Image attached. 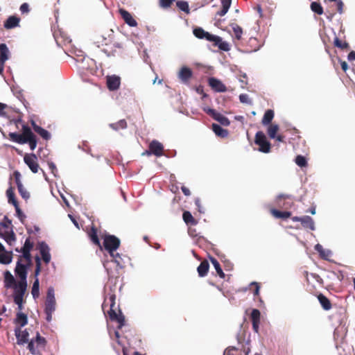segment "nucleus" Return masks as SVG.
<instances>
[{
	"label": "nucleus",
	"instance_id": "nucleus-1",
	"mask_svg": "<svg viewBox=\"0 0 355 355\" xmlns=\"http://www.w3.org/2000/svg\"><path fill=\"white\" fill-rule=\"evenodd\" d=\"M94 43L96 44L98 47L101 46H110L103 49V51L107 54V56L115 55L116 49H121L123 46L121 43L114 40V31L112 29H107L101 31L95 36Z\"/></svg>",
	"mask_w": 355,
	"mask_h": 355
},
{
	"label": "nucleus",
	"instance_id": "nucleus-2",
	"mask_svg": "<svg viewBox=\"0 0 355 355\" xmlns=\"http://www.w3.org/2000/svg\"><path fill=\"white\" fill-rule=\"evenodd\" d=\"M3 277L4 287L6 288H13L14 290L13 300H24L27 290V282H17L8 270L4 272Z\"/></svg>",
	"mask_w": 355,
	"mask_h": 355
},
{
	"label": "nucleus",
	"instance_id": "nucleus-3",
	"mask_svg": "<svg viewBox=\"0 0 355 355\" xmlns=\"http://www.w3.org/2000/svg\"><path fill=\"white\" fill-rule=\"evenodd\" d=\"M8 137L10 140L17 144H28L32 150H35L37 146V141L36 136L26 125H23L21 134L10 132Z\"/></svg>",
	"mask_w": 355,
	"mask_h": 355
},
{
	"label": "nucleus",
	"instance_id": "nucleus-4",
	"mask_svg": "<svg viewBox=\"0 0 355 355\" xmlns=\"http://www.w3.org/2000/svg\"><path fill=\"white\" fill-rule=\"evenodd\" d=\"M115 300L116 295L114 294H109L105 297L102 308L104 310L106 306L110 307L107 314L110 320L117 322L119 324L118 328L121 329L125 324V317L120 309H119L118 313L116 312Z\"/></svg>",
	"mask_w": 355,
	"mask_h": 355
},
{
	"label": "nucleus",
	"instance_id": "nucleus-5",
	"mask_svg": "<svg viewBox=\"0 0 355 355\" xmlns=\"http://www.w3.org/2000/svg\"><path fill=\"white\" fill-rule=\"evenodd\" d=\"M193 33L197 38L212 42L213 46H217L221 51H229L230 50V44L227 42L223 41L222 38L219 36L205 31L201 27L195 28Z\"/></svg>",
	"mask_w": 355,
	"mask_h": 355
},
{
	"label": "nucleus",
	"instance_id": "nucleus-6",
	"mask_svg": "<svg viewBox=\"0 0 355 355\" xmlns=\"http://www.w3.org/2000/svg\"><path fill=\"white\" fill-rule=\"evenodd\" d=\"M32 266V259L31 262L24 261V259L18 257V260L15 268V275L19 278L21 282H27V274L28 268Z\"/></svg>",
	"mask_w": 355,
	"mask_h": 355
},
{
	"label": "nucleus",
	"instance_id": "nucleus-7",
	"mask_svg": "<svg viewBox=\"0 0 355 355\" xmlns=\"http://www.w3.org/2000/svg\"><path fill=\"white\" fill-rule=\"evenodd\" d=\"M46 345L45 338L41 336L40 333L37 332L35 338L31 339L28 342L27 348L32 354L37 355L40 354V349H44Z\"/></svg>",
	"mask_w": 355,
	"mask_h": 355
},
{
	"label": "nucleus",
	"instance_id": "nucleus-8",
	"mask_svg": "<svg viewBox=\"0 0 355 355\" xmlns=\"http://www.w3.org/2000/svg\"><path fill=\"white\" fill-rule=\"evenodd\" d=\"M121 241L119 239L114 235H105L103 238V246L110 256H113V252H115L120 246Z\"/></svg>",
	"mask_w": 355,
	"mask_h": 355
},
{
	"label": "nucleus",
	"instance_id": "nucleus-9",
	"mask_svg": "<svg viewBox=\"0 0 355 355\" xmlns=\"http://www.w3.org/2000/svg\"><path fill=\"white\" fill-rule=\"evenodd\" d=\"M254 142L259 146V151L264 153H268L270 151V143L267 140L265 134L262 131H258L256 133Z\"/></svg>",
	"mask_w": 355,
	"mask_h": 355
},
{
	"label": "nucleus",
	"instance_id": "nucleus-10",
	"mask_svg": "<svg viewBox=\"0 0 355 355\" xmlns=\"http://www.w3.org/2000/svg\"><path fill=\"white\" fill-rule=\"evenodd\" d=\"M276 205L282 209H291L294 205V198L288 194H279L275 200Z\"/></svg>",
	"mask_w": 355,
	"mask_h": 355
},
{
	"label": "nucleus",
	"instance_id": "nucleus-11",
	"mask_svg": "<svg viewBox=\"0 0 355 355\" xmlns=\"http://www.w3.org/2000/svg\"><path fill=\"white\" fill-rule=\"evenodd\" d=\"M34 243L31 241L30 238H27L25 241L24 246L19 250L18 248L15 249V251L21 252V255H19L21 259H24V261L31 262V259H32V256L31 254V251L33 248Z\"/></svg>",
	"mask_w": 355,
	"mask_h": 355
},
{
	"label": "nucleus",
	"instance_id": "nucleus-12",
	"mask_svg": "<svg viewBox=\"0 0 355 355\" xmlns=\"http://www.w3.org/2000/svg\"><path fill=\"white\" fill-rule=\"evenodd\" d=\"M25 164L33 173H37L40 169L37 157L34 153H26L24 157Z\"/></svg>",
	"mask_w": 355,
	"mask_h": 355
},
{
	"label": "nucleus",
	"instance_id": "nucleus-13",
	"mask_svg": "<svg viewBox=\"0 0 355 355\" xmlns=\"http://www.w3.org/2000/svg\"><path fill=\"white\" fill-rule=\"evenodd\" d=\"M55 309V300L54 296V289L52 287L49 288L47 291L46 299L45 301V312L53 313Z\"/></svg>",
	"mask_w": 355,
	"mask_h": 355
},
{
	"label": "nucleus",
	"instance_id": "nucleus-14",
	"mask_svg": "<svg viewBox=\"0 0 355 355\" xmlns=\"http://www.w3.org/2000/svg\"><path fill=\"white\" fill-rule=\"evenodd\" d=\"M204 111L211 116L214 119L218 121L221 125L228 126L230 123V120L223 114L216 112L214 109L207 108Z\"/></svg>",
	"mask_w": 355,
	"mask_h": 355
},
{
	"label": "nucleus",
	"instance_id": "nucleus-15",
	"mask_svg": "<svg viewBox=\"0 0 355 355\" xmlns=\"http://www.w3.org/2000/svg\"><path fill=\"white\" fill-rule=\"evenodd\" d=\"M13 176H14L16 184L17 186V189H18L19 194L24 199L28 200L30 198V193L24 188V187L23 186L22 183L21 182V173L19 171H15L13 173Z\"/></svg>",
	"mask_w": 355,
	"mask_h": 355
},
{
	"label": "nucleus",
	"instance_id": "nucleus-16",
	"mask_svg": "<svg viewBox=\"0 0 355 355\" xmlns=\"http://www.w3.org/2000/svg\"><path fill=\"white\" fill-rule=\"evenodd\" d=\"M164 146L157 140L152 141L149 144V150H147L144 154L150 155L153 154L157 157H160L163 155Z\"/></svg>",
	"mask_w": 355,
	"mask_h": 355
},
{
	"label": "nucleus",
	"instance_id": "nucleus-17",
	"mask_svg": "<svg viewBox=\"0 0 355 355\" xmlns=\"http://www.w3.org/2000/svg\"><path fill=\"white\" fill-rule=\"evenodd\" d=\"M15 335L17 338V343L19 345L25 343L28 344L29 333L27 329L22 330L20 327L15 328Z\"/></svg>",
	"mask_w": 355,
	"mask_h": 355
},
{
	"label": "nucleus",
	"instance_id": "nucleus-18",
	"mask_svg": "<svg viewBox=\"0 0 355 355\" xmlns=\"http://www.w3.org/2000/svg\"><path fill=\"white\" fill-rule=\"evenodd\" d=\"M178 76L182 83L188 85L193 76V71L190 68L184 66L180 69Z\"/></svg>",
	"mask_w": 355,
	"mask_h": 355
},
{
	"label": "nucleus",
	"instance_id": "nucleus-19",
	"mask_svg": "<svg viewBox=\"0 0 355 355\" xmlns=\"http://www.w3.org/2000/svg\"><path fill=\"white\" fill-rule=\"evenodd\" d=\"M0 237L10 245L16 241V236L12 229H3L0 227Z\"/></svg>",
	"mask_w": 355,
	"mask_h": 355
},
{
	"label": "nucleus",
	"instance_id": "nucleus-20",
	"mask_svg": "<svg viewBox=\"0 0 355 355\" xmlns=\"http://www.w3.org/2000/svg\"><path fill=\"white\" fill-rule=\"evenodd\" d=\"M209 85L216 92H225L226 86L218 79L211 77L208 80Z\"/></svg>",
	"mask_w": 355,
	"mask_h": 355
},
{
	"label": "nucleus",
	"instance_id": "nucleus-21",
	"mask_svg": "<svg viewBox=\"0 0 355 355\" xmlns=\"http://www.w3.org/2000/svg\"><path fill=\"white\" fill-rule=\"evenodd\" d=\"M121 78L120 77L113 75L107 77V87L110 91H115L120 87Z\"/></svg>",
	"mask_w": 355,
	"mask_h": 355
},
{
	"label": "nucleus",
	"instance_id": "nucleus-22",
	"mask_svg": "<svg viewBox=\"0 0 355 355\" xmlns=\"http://www.w3.org/2000/svg\"><path fill=\"white\" fill-rule=\"evenodd\" d=\"M122 19L124 21L131 27H135L137 26V21L133 18L132 15L125 9L121 8L119 10Z\"/></svg>",
	"mask_w": 355,
	"mask_h": 355
},
{
	"label": "nucleus",
	"instance_id": "nucleus-23",
	"mask_svg": "<svg viewBox=\"0 0 355 355\" xmlns=\"http://www.w3.org/2000/svg\"><path fill=\"white\" fill-rule=\"evenodd\" d=\"M9 50L6 44H0V73L3 71L4 62L8 59Z\"/></svg>",
	"mask_w": 355,
	"mask_h": 355
},
{
	"label": "nucleus",
	"instance_id": "nucleus-24",
	"mask_svg": "<svg viewBox=\"0 0 355 355\" xmlns=\"http://www.w3.org/2000/svg\"><path fill=\"white\" fill-rule=\"evenodd\" d=\"M260 316L261 313L258 309H254L252 311L250 319L252 321V329L256 333L259 332Z\"/></svg>",
	"mask_w": 355,
	"mask_h": 355
},
{
	"label": "nucleus",
	"instance_id": "nucleus-25",
	"mask_svg": "<svg viewBox=\"0 0 355 355\" xmlns=\"http://www.w3.org/2000/svg\"><path fill=\"white\" fill-rule=\"evenodd\" d=\"M39 250L43 261L45 263L48 264L51 261V254L48 245L44 242L40 243L39 244Z\"/></svg>",
	"mask_w": 355,
	"mask_h": 355
},
{
	"label": "nucleus",
	"instance_id": "nucleus-26",
	"mask_svg": "<svg viewBox=\"0 0 355 355\" xmlns=\"http://www.w3.org/2000/svg\"><path fill=\"white\" fill-rule=\"evenodd\" d=\"M20 18L16 16H10L5 21L3 26L6 29H12L19 26Z\"/></svg>",
	"mask_w": 355,
	"mask_h": 355
},
{
	"label": "nucleus",
	"instance_id": "nucleus-27",
	"mask_svg": "<svg viewBox=\"0 0 355 355\" xmlns=\"http://www.w3.org/2000/svg\"><path fill=\"white\" fill-rule=\"evenodd\" d=\"M14 322L17 325L16 327L22 328L28 323L27 315L22 312H17Z\"/></svg>",
	"mask_w": 355,
	"mask_h": 355
},
{
	"label": "nucleus",
	"instance_id": "nucleus-28",
	"mask_svg": "<svg viewBox=\"0 0 355 355\" xmlns=\"http://www.w3.org/2000/svg\"><path fill=\"white\" fill-rule=\"evenodd\" d=\"M31 125L34 131L39 134L44 139L49 140L50 139L51 135L47 130L37 125L34 121H31Z\"/></svg>",
	"mask_w": 355,
	"mask_h": 355
},
{
	"label": "nucleus",
	"instance_id": "nucleus-29",
	"mask_svg": "<svg viewBox=\"0 0 355 355\" xmlns=\"http://www.w3.org/2000/svg\"><path fill=\"white\" fill-rule=\"evenodd\" d=\"M317 298L324 311H329L332 308L331 301L322 293L318 294Z\"/></svg>",
	"mask_w": 355,
	"mask_h": 355
},
{
	"label": "nucleus",
	"instance_id": "nucleus-30",
	"mask_svg": "<svg viewBox=\"0 0 355 355\" xmlns=\"http://www.w3.org/2000/svg\"><path fill=\"white\" fill-rule=\"evenodd\" d=\"M301 224L303 227L309 229L310 230H315V224L313 218L309 216H302L301 218Z\"/></svg>",
	"mask_w": 355,
	"mask_h": 355
},
{
	"label": "nucleus",
	"instance_id": "nucleus-31",
	"mask_svg": "<svg viewBox=\"0 0 355 355\" xmlns=\"http://www.w3.org/2000/svg\"><path fill=\"white\" fill-rule=\"evenodd\" d=\"M209 263L208 261H207V260L202 261L197 268L198 275L201 277L206 276L209 271Z\"/></svg>",
	"mask_w": 355,
	"mask_h": 355
},
{
	"label": "nucleus",
	"instance_id": "nucleus-32",
	"mask_svg": "<svg viewBox=\"0 0 355 355\" xmlns=\"http://www.w3.org/2000/svg\"><path fill=\"white\" fill-rule=\"evenodd\" d=\"M211 126L212 130L218 137H220L221 138H225L227 137V130L223 128L220 125L216 123H213Z\"/></svg>",
	"mask_w": 355,
	"mask_h": 355
},
{
	"label": "nucleus",
	"instance_id": "nucleus-33",
	"mask_svg": "<svg viewBox=\"0 0 355 355\" xmlns=\"http://www.w3.org/2000/svg\"><path fill=\"white\" fill-rule=\"evenodd\" d=\"M12 252H8L6 250L4 252H0V263L2 264H9L12 262Z\"/></svg>",
	"mask_w": 355,
	"mask_h": 355
},
{
	"label": "nucleus",
	"instance_id": "nucleus-34",
	"mask_svg": "<svg viewBox=\"0 0 355 355\" xmlns=\"http://www.w3.org/2000/svg\"><path fill=\"white\" fill-rule=\"evenodd\" d=\"M271 214L277 218L286 219L291 216V212L288 211H282L276 209H270Z\"/></svg>",
	"mask_w": 355,
	"mask_h": 355
},
{
	"label": "nucleus",
	"instance_id": "nucleus-35",
	"mask_svg": "<svg viewBox=\"0 0 355 355\" xmlns=\"http://www.w3.org/2000/svg\"><path fill=\"white\" fill-rule=\"evenodd\" d=\"M274 111L272 110H268L266 111L261 123L263 125L272 124L271 122L274 118Z\"/></svg>",
	"mask_w": 355,
	"mask_h": 355
},
{
	"label": "nucleus",
	"instance_id": "nucleus-36",
	"mask_svg": "<svg viewBox=\"0 0 355 355\" xmlns=\"http://www.w3.org/2000/svg\"><path fill=\"white\" fill-rule=\"evenodd\" d=\"M222 8L217 12V15L222 17L224 16L228 11L232 0H220Z\"/></svg>",
	"mask_w": 355,
	"mask_h": 355
},
{
	"label": "nucleus",
	"instance_id": "nucleus-37",
	"mask_svg": "<svg viewBox=\"0 0 355 355\" xmlns=\"http://www.w3.org/2000/svg\"><path fill=\"white\" fill-rule=\"evenodd\" d=\"M182 218L185 223L187 225H195L197 224L196 220L189 211H184L183 212Z\"/></svg>",
	"mask_w": 355,
	"mask_h": 355
},
{
	"label": "nucleus",
	"instance_id": "nucleus-38",
	"mask_svg": "<svg viewBox=\"0 0 355 355\" xmlns=\"http://www.w3.org/2000/svg\"><path fill=\"white\" fill-rule=\"evenodd\" d=\"M89 236L92 243L101 248V245L97 234V230L95 227H92L89 233Z\"/></svg>",
	"mask_w": 355,
	"mask_h": 355
},
{
	"label": "nucleus",
	"instance_id": "nucleus-39",
	"mask_svg": "<svg viewBox=\"0 0 355 355\" xmlns=\"http://www.w3.org/2000/svg\"><path fill=\"white\" fill-rule=\"evenodd\" d=\"M110 127L114 130L118 131L119 130H123L127 128V122L125 119L119 120L116 123H110Z\"/></svg>",
	"mask_w": 355,
	"mask_h": 355
},
{
	"label": "nucleus",
	"instance_id": "nucleus-40",
	"mask_svg": "<svg viewBox=\"0 0 355 355\" xmlns=\"http://www.w3.org/2000/svg\"><path fill=\"white\" fill-rule=\"evenodd\" d=\"M6 196L8 197L9 203L13 205V206H16V205L18 204V202L15 198V195L12 187H10L7 189Z\"/></svg>",
	"mask_w": 355,
	"mask_h": 355
},
{
	"label": "nucleus",
	"instance_id": "nucleus-41",
	"mask_svg": "<svg viewBox=\"0 0 355 355\" xmlns=\"http://www.w3.org/2000/svg\"><path fill=\"white\" fill-rule=\"evenodd\" d=\"M279 125L277 124H270L268 127L267 133L270 139H275L279 130Z\"/></svg>",
	"mask_w": 355,
	"mask_h": 355
},
{
	"label": "nucleus",
	"instance_id": "nucleus-42",
	"mask_svg": "<svg viewBox=\"0 0 355 355\" xmlns=\"http://www.w3.org/2000/svg\"><path fill=\"white\" fill-rule=\"evenodd\" d=\"M31 294L34 299L37 298L40 295V282L38 278H36L33 282Z\"/></svg>",
	"mask_w": 355,
	"mask_h": 355
},
{
	"label": "nucleus",
	"instance_id": "nucleus-43",
	"mask_svg": "<svg viewBox=\"0 0 355 355\" xmlns=\"http://www.w3.org/2000/svg\"><path fill=\"white\" fill-rule=\"evenodd\" d=\"M211 261L219 277L221 278H224L225 273L223 272L219 262L215 258L213 257L211 258Z\"/></svg>",
	"mask_w": 355,
	"mask_h": 355
},
{
	"label": "nucleus",
	"instance_id": "nucleus-44",
	"mask_svg": "<svg viewBox=\"0 0 355 355\" xmlns=\"http://www.w3.org/2000/svg\"><path fill=\"white\" fill-rule=\"evenodd\" d=\"M311 9L313 12L319 15H321L324 12L321 4L316 1H313L311 3Z\"/></svg>",
	"mask_w": 355,
	"mask_h": 355
},
{
	"label": "nucleus",
	"instance_id": "nucleus-45",
	"mask_svg": "<svg viewBox=\"0 0 355 355\" xmlns=\"http://www.w3.org/2000/svg\"><path fill=\"white\" fill-rule=\"evenodd\" d=\"M232 26L235 38L238 40H240L243 34L242 28L236 24H232Z\"/></svg>",
	"mask_w": 355,
	"mask_h": 355
},
{
	"label": "nucleus",
	"instance_id": "nucleus-46",
	"mask_svg": "<svg viewBox=\"0 0 355 355\" xmlns=\"http://www.w3.org/2000/svg\"><path fill=\"white\" fill-rule=\"evenodd\" d=\"M334 44L335 46L343 50V49H347L349 48V45L346 42H343L339 38L336 37L334 39Z\"/></svg>",
	"mask_w": 355,
	"mask_h": 355
},
{
	"label": "nucleus",
	"instance_id": "nucleus-47",
	"mask_svg": "<svg viewBox=\"0 0 355 355\" xmlns=\"http://www.w3.org/2000/svg\"><path fill=\"white\" fill-rule=\"evenodd\" d=\"M250 289L252 290V293L254 294V297H258L259 296V290L260 285L259 283L256 282H253L250 284Z\"/></svg>",
	"mask_w": 355,
	"mask_h": 355
},
{
	"label": "nucleus",
	"instance_id": "nucleus-48",
	"mask_svg": "<svg viewBox=\"0 0 355 355\" xmlns=\"http://www.w3.org/2000/svg\"><path fill=\"white\" fill-rule=\"evenodd\" d=\"M176 6L181 10H182L187 13L189 12V4L187 1H178L176 3Z\"/></svg>",
	"mask_w": 355,
	"mask_h": 355
},
{
	"label": "nucleus",
	"instance_id": "nucleus-49",
	"mask_svg": "<svg viewBox=\"0 0 355 355\" xmlns=\"http://www.w3.org/2000/svg\"><path fill=\"white\" fill-rule=\"evenodd\" d=\"M35 270L34 272V275L35 279L37 278V276L40 275L41 272V259L39 256H36L35 257Z\"/></svg>",
	"mask_w": 355,
	"mask_h": 355
},
{
	"label": "nucleus",
	"instance_id": "nucleus-50",
	"mask_svg": "<svg viewBox=\"0 0 355 355\" xmlns=\"http://www.w3.org/2000/svg\"><path fill=\"white\" fill-rule=\"evenodd\" d=\"M295 163L300 167H306L307 166V161L302 155H297L295 158Z\"/></svg>",
	"mask_w": 355,
	"mask_h": 355
},
{
	"label": "nucleus",
	"instance_id": "nucleus-51",
	"mask_svg": "<svg viewBox=\"0 0 355 355\" xmlns=\"http://www.w3.org/2000/svg\"><path fill=\"white\" fill-rule=\"evenodd\" d=\"M0 227L3 229H12V221L6 216L3 220L0 223Z\"/></svg>",
	"mask_w": 355,
	"mask_h": 355
},
{
	"label": "nucleus",
	"instance_id": "nucleus-52",
	"mask_svg": "<svg viewBox=\"0 0 355 355\" xmlns=\"http://www.w3.org/2000/svg\"><path fill=\"white\" fill-rule=\"evenodd\" d=\"M336 315L339 316L338 318V322L341 324L343 320L346 318V310L343 308L340 307L337 312L336 313Z\"/></svg>",
	"mask_w": 355,
	"mask_h": 355
},
{
	"label": "nucleus",
	"instance_id": "nucleus-53",
	"mask_svg": "<svg viewBox=\"0 0 355 355\" xmlns=\"http://www.w3.org/2000/svg\"><path fill=\"white\" fill-rule=\"evenodd\" d=\"M113 258L114 261L116 263L118 266L120 268H122V258L121 255L119 253H115V252H113V256H111Z\"/></svg>",
	"mask_w": 355,
	"mask_h": 355
},
{
	"label": "nucleus",
	"instance_id": "nucleus-54",
	"mask_svg": "<svg viewBox=\"0 0 355 355\" xmlns=\"http://www.w3.org/2000/svg\"><path fill=\"white\" fill-rule=\"evenodd\" d=\"M175 1V0H159V6L163 8H169Z\"/></svg>",
	"mask_w": 355,
	"mask_h": 355
},
{
	"label": "nucleus",
	"instance_id": "nucleus-55",
	"mask_svg": "<svg viewBox=\"0 0 355 355\" xmlns=\"http://www.w3.org/2000/svg\"><path fill=\"white\" fill-rule=\"evenodd\" d=\"M239 100L243 103L251 104V101L249 99L248 95L246 94H240Z\"/></svg>",
	"mask_w": 355,
	"mask_h": 355
},
{
	"label": "nucleus",
	"instance_id": "nucleus-56",
	"mask_svg": "<svg viewBox=\"0 0 355 355\" xmlns=\"http://www.w3.org/2000/svg\"><path fill=\"white\" fill-rule=\"evenodd\" d=\"M238 349L235 347H228L224 352L223 355H234L233 351H237Z\"/></svg>",
	"mask_w": 355,
	"mask_h": 355
},
{
	"label": "nucleus",
	"instance_id": "nucleus-57",
	"mask_svg": "<svg viewBox=\"0 0 355 355\" xmlns=\"http://www.w3.org/2000/svg\"><path fill=\"white\" fill-rule=\"evenodd\" d=\"M337 10L340 14L343 12L344 3L341 0L336 1Z\"/></svg>",
	"mask_w": 355,
	"mask_h": 355
},
{
	"label": "nucleus",
	"instance_id": "nucleus-58",
	"mask_svg": "<svg viewBox=\"0 0 355 355\" xmlns=\"http://www.w3.org/2000/svg\"><path fill=\"white\" fill-rule=\"evenodd\" d=\"M315 249L316 251H318L320 253V255L321 256V257L326 259V255L322 254V252H324V249L320 244H317L315 246Z\"/></svg>",
	"mask_w": 355,
	"mask_h": 355
},
{
	"label": "nucleus",
	"instance_id": "nucleus-59",
	"mask_svg": "<svg viewBox=\"0 0 355 355\" xmlns=\"http://www.w3.org/2000/svg\"><path fill=\"white\" fill-rule=\"evenodd\" d=\"M20 11L22 13H28L29 12V6L27 3H24L20 6Z\"/></svg>",
	"mask_w": 355,
	"mask_h": 355
},
{
	"label": "nucleus",
	"instance_id": "nucleus-60",
	"mask_svg": "<svg viewBox=\"0 0 355 355\" xmlns=\"http://www.w3.org/2000/svg\"><path fill=\"white\" fill-rule=\"evenodd\" d=\"M14 302L17 305V309L18 312H21V310L23 309V304L24 303V300H13Z\"/></svg>",
	"mask_w": 355,
	"mask_h": 355
},
{
	"label": "nucleus",
	"instance_id": "nucleus-61",
	"mask_svg": "<svg viewBox=\"0 0 355 355\" xmlns=\"http://www.w3.org/2000/svg\"><path fill=\"white\" fill-rule=\"evenodd\" d=\"M48 166L51 173L55 175V173L58 171L56 166L53 162H49Z\"/></svg>",
	"mask_w": 355,
	"mask_h": 355
},
{
	"label": "nucleus",
	"instance_id": "nucleus-62",
	"mask_svg": "<svg viewBox=\"0 0 355 355\" xmlns=\"http://www.w3.org/2000/svg\"><path fill=\"white\" fill-rule=\"evenodd\" d=\"M15 208V210H16V212H17V214L19 218H21L22 217H24V214L22 212V211L21 210V209L19 208V203L16 205V206H14Z\"/></svg>",
	"mask_w": 355,
	"mask_h": 355
},
{
	"label": "nucleus",
	"instance_id": "nucleus-63",
	"mask_svg": "<svg viewBox=\"0 0 355 355\" xmlns=\"http://www.w3.org/2000/svg\"><path fill=\"white\" fill-rule=\"evenodd\" d=\"M181 189H182V193H183L185 196H190V195H191L190 190H189L187 187H186L185 186H182V187H181Z\"/></svg>",
	"mask_w": 355,
	"mask_h": 355
},
{
	"label": "nucleus",
	"instance_id": "nucleus-64",
	"mask_svg": "<svg viewBox=\"0 0 355 355\" xmlns=\"http://www.w3.org/2000/svg\"><path fill=\"white\" fill-rule=\"evenodd\" d=\"M347 58L349 61H352L355 60V51H351L347 56Z\"/></svg>",
	"mask_w": 355,
	"mask_h": 355
}]
</instances>
